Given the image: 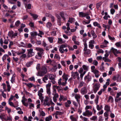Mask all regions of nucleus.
<instances>
[{"label":"nucleus","mask_w":121,"mask_h":121,"mask_svg":"<svg viewBox=\"0 0 121 121\" xmlns=\"http://www.w3.org/2000/svg\"><path fill=\"white\" fill-rule=\"evenodd\" d=\"M111 51L116 57L118 56V55H117V54L121 53V52L118 51L117 49H115L113 47L111 49Z\"/></svg>","instance_id":"nucleus-3"},{"label":"nucleus","mask_w":121,"mask_h":121,"mask_svg":"<svg viewBox=\"0 0 121 121\" xmlns=\"http://www.w3.org/2000/svg\"><path fill=\"white\" fill-rule=\"evenodd\" d=\"M115 12V10L113 9H112L110 10V12L111 14L113 15Z\"/></svg>","instance_id":"nucleus-51"},{"label":"nucleus","mask_w":121,"mask_h":121,"mask_svg":"<svg viewBox=\"0 0 121 121\" xmlns=\"http://www.w3.org/2000/svg\"><path fill=\"white\" fill-rule=\"evenodd\" d=\"M32 46V45L30 43H29L27 44V46H26V48H31Z\"/></svg>","instance_id":"nucleus-55"},{"label":"nucleus","mask_w":121,"mask_h":121,"mask_svg":"<svg viewBox=\"0 0 121 121\" xmlns=\"http://www.w3.org/2000/svg\"><path fill=\"white\" fill-rule=\"evenodd\" d=\"M51 83H49L48 84L46 85V88H50V87L51 86Z\"/></svg>","instance_id":"nucleus-63"},{"label":"nucleus","mask_w":121,"mask_h":121,"mask_svg":"<svg viewBox=\"0 0 121 121\" xmlns=\"http://www.w3.org/2000/svg\"><path fill=\"white\" fill-rule=\"evenodd\" d=\"M7 119H5V120H6V121H8V120H12V117H11V116H10L9 117H8V116H7Z\"/></svg>","instance_id":"nucleus-54"},{"label":"nucleus","mask_w":121,"mask_h":121,"mask_svg":"<svg viewBox=\"0 0 121 121\" xmlns=\"http://www.w3.org/2000/svg\"><path fill=\"white\" fill-rule=\"evenodd\" d=\"M97 119V117L96 116H94L92 118H91L90 119L91 120L95 121Z\"/></svg>","instance_id":"nucleus-35"},{"label":"nucleus","mask_w":121,"mask_h":121,"mask_svg":"<svg viewBox=\"0 0 121 121\" xmlns=\"http://www.w3.org/2000/svg\"><path fill=\"white\" fill-rule=\"evenodd\" d=\"M50 17L51 18V21L52 22H54L55 21L54 17L52 15V16H51Z\"/></svg>","instance_id":"nucleus-58"},{"label":"nucleus","mask_w":121,"mask_h":121,"mask_svg":"<svg viewBox=\"0 0 121 121\" xmlns=\"http://www.w3.org/2000/svg\"><path fill=\"white\" fill-rule=\"evenodd\" d=\"M104 52V51L102 49H99V50L97 51V53L98 54L100 53H103Z\"/></svg>","instance_id":"nucleus-50"},{"label":"nucleus","mask_w":121,"mask_h":121,"mask_svg":"<svg viewBox=\"0 0 121 121\" xmlns=\"http://www.w3.org/2000/svg\"><path fill=\"white\" fill-rule=\"evenodd\" d=\"M33 49L32 48H30L27 50V51H28L27 55L28 57H32L35 55V53L33 52Z\"/></svg>","instance_id":"nucleus-4"},{"label":"nucleus","mask_w":121,"mask_h":121,"mask_svg":"<svg viewBox=\"0 0 121 121\" xmlns=\"http://www.w3.org/2000/svg\"><path fill=\"white\" fill-rule=\"evenodd\" d=\"M35 78L34 77V76L30 78L29 79V80L31 81H35Z\"/></svg>","instance_id":"nucleus-62"},{"label":"nucleus","mask_w":121,"mask_h":121,"mask_svg":"<svg viewBox=\"0 0 121 121\" xmlns=\"http://www.w3.org/2000/svg\"><path fill=\"white\" fill-rule=\"evenodd\" d=\"M70 118L72 121H77L76 118L73 117L72 115L70 116Z\"/></svg>","instance_id":"nucleus-28"},{"label":"nucleus","mask_w":121,"mask_h":121,"mask_svg":"<svg viewBox=\"0 0 121 121\" xmlns=\"http://www.w3.org/2000/svg\"><path fill=\"white\" fill-rule=\"evenodd\" d=\"M104 109L106 111V112H109L110 110V107L108 105H106L105 106Z\"/></svg>","instance_id":"nucleus-16"},{"label":"nucleus","mask_w":121,"mask_h":121,"mask_svg":"<svg viewBox=\"0 0 121 121\" xmlns=\"http://www.w3.org/2000/svg\"><path fill=\"white\" fill-rule=\"evenodd\" d=\"M65 13L63 11L60 12L59 13L60 15L62 18L63 20L64 21H65L66 20V18L65 17Z\"/></svg>","instance_id":"nucleus-14"},{"label":"nucleus","mask_w":121,"mask_h":121,"mask_svg":"<svg viewBox=\"0 0 121 121\" xmlns=\"http://www.w3.org/2000/svg\"><path fill=\"white\" fill-rule=\"evenodd\" d=\"M104 91V90L102 89L99 92H98V93L99 95H100L102 93V91Z\"/></svg>","instance_id":"nucleus-47"},{"label":"nucleus","mask_w":121,"mask_h":121,"mask_svg":"<svg viewBox=\"0 0 121 121\" xmlns=\"http://www.w3.org/2000/svg\"><path fill=\"white\" fill-rule=\"evenodd\" d=\"M47 76H45L43 79V81L44 82H46L45 81V80H48V78L47 77Z\"/></svg>","instance_id":"nucleus-49"},{"label":"nucleus","mask_w":121,"mask_h":121,"mask_svg":"<svg viewBox=\"0 0 121 121\" xmlns=\"http://www.w3.org/2000/svg\"><path fill=\"white\" fill-rule=\"evenodd\" d=\"M71 76L73 77L74 79L76 78L75 76H78L79 75V74L77 72H74L72 71L71 72Z\"/></svg>","instance_id":"nucleus-13"},{"label":"nucleus","mask_w":121,"mask_h":121,"mask_svg":"<svg viewBox=\"0 0 121 121\" xmlns=\"http://www.w3.org/2000/svg\"><path fill=\"white\" fill-rule=\"evenodd\" d=\"M84 83L83 82L81 81L80 83L79 84L78 86V88H80L82 87Z\"/></svg>","instance_id":"nucleus-36"},{"label":"nucleus","mask_w":121,"mask_h":121,"mask_svg":"<svg viewBox=\"0 0 121 121\" xmlns=\"http://www.w3.org/2000/svg\"><path fill=\"white\" fill-rule=\"evenodd\" d=\"M22 52H18L17 53V55H22L20 56V59L21 58V59L25 58L26 56V54H24L25 52V50L22 49Z\"/></svg>","instance_id":"nucleus-2"},{"label":"nucleus","mask_w":121,"mask_h":121,"mask_svg":"<svg viewBox=\"0 0 121 121\" xmlns=\"http://www.w3.org/2000/svg\"><path fill=\"white\" fill-rule=\"evenodd\" d=\"M24 84L29 88H31L33 86H34L35 88L36 87V86L34 85L33 84L31 83L27 84L26 83H25Z\"/></svg>","instance_id":"nucleus-17"},{"label":"nucleus","mask_w":121,"mask_h":121,"mask_svg":"<svg viewBox=\"0 0 121 121\" xmlns=\"http://www.w3.org/2000/svg\"><path fill=\"white\" fill-rule=\"evenodd\" d=\"M9 56V55L7 54L4 55L3 56L2 58V60L4 62V60H6V57H8Z\"/></svg>","instance_id":"nucleus-33"},{"label":"nucleus","mask_w":121,"mask_h":121,"mask_svg":"<svg viewBox=\"0 0 121 121\" xmlns=\"http://www.w3.org/2000/svg\"><path fill=\"white\" fill-rule=\"evenodd\" d=\"M35 49L38 51H39L40 52H43L44 51L43 49L41 48L37 47Z\"/></svg>","instance_id":"nucleus-23"},{"label":"nucleus","mask_w":121,"mask_h":121,"mask_svg":"<svg viewBox=\"0 0 121 121\" xmlns=\"http://www.w3.org/2000/svg\"><path fill=\"white\" fill-rule=\"evenodd\" d=\"M47 94H49L51 93L50 88H47Z\"/></svg>","instance_id":"nucleus-53"},{"label":"nucleus","mask_w":121,"mask_h":121,"mask_svg":"<svg viewBox=\"0 0 121 121\" xmlns=\"http://www.w3.org/2000/svg\"><path fill=\"white\" fill-rule=\"evenodd\" d=\"M108 36L109 39L111 40H113L115 39V38L113 37H111L109 35H108Z\"/></svg>","instance_id":"nucleus-56"},{"label":"nucleus","mask_w":121,"mask_h":121,"mask_svg":"<svg viewBox=\"0 0 121 121\" xmlns=\"http://www.w3.org/2000/svg\"><path fill=\"white\" fill-rule=\"evenodd\" d=\"M100 84L99 83H96L94 86V88L93 89L94 92L95 93L100 87Z\"/></svg>","instance_id":"nucleus-6"},{"label":"nucleus","mask_w":121,"mask_h":121,"mask_svg":"<svg viewBox=\"0 0 121 121\" xmlns=\"http://www.w3.org/2000/svg\"><path fill=\"white\" fill-rule=\"evenodd\" d=\"M99 96L98 95L96 96V99L95 100V102L96 104L97 105L98 102V100L99 98Z\"/></svg>","instance_id":"nucleus-30"},{"label":"nucleus","mask_w":121,"mask_h":121,"mask_svg":"<svg viewBox=\"0 0 121 121\" xmlns=\"http://www.w3.org/2000/svg\"><path fill=\"white\" fill-rule=\"evenodd\" d=\"M92 113L89 110H86L85 112H84L83 113V115L84 116L89 117L91 116Z\"/></svg>","instance_id":"nucleus-5"},{"label":"nucleus","mask_w":121,"mask_h":121,"mask_svg":"<svg viewBox=\"0 0 121 121\" xmlns=\"http://www.w3.org/2000/svg\"><path fill=\"white\" fill-rule=\"evenodd\" d=\"M91 76H90L89 75V74L88 73L87 75L84 78V79L85 80L86 79H87V82H89L91 80Z\"/></svg>","instance_id":"nucleus-10"},{"label":"nucleus","mask_w":121,"mask_h":121,"mask_svg":"<svg viewBox=\"0 0 121 121\" xmlns=\"http://www.w3.org/2000/svg\"><path fill=\"white\" fill-rule=\"evenodd\" d=\"M63 114V113L61 112L56 111V114L57 115H62Z\"/></svg>","instance_id":"nucleus-41"},{"label":"nucleus","mask_w":121,"mask_h":121,"mask_svg":"<svg viewBox=\"0 0 121 121\" xmlns=\"http://www.w3.org/2000/svg\"><path fill=\"white\" fill-rule=\"evenodd\" d=\"M54 58H56L57 59H60V57L57 54H56L54 56Z\"/></svg>","instance_id":"nucleus-43"},{"label":"nucleus","mask_w":121,"mask_h":121,"mask_svg":"<svg viewBox=\"0 0 121 121\" xmlns=\"http://www.w3.org/2000/svg\"><path fill=\"white\" fill-rule=\"evenodd\" d=\"M81 96L79 95L76 94L75 96V99H76L77 101L78 102L79 105H80V100L79 99L80 98Z\"/></svg>","instance_id":"nucleus-11"},{"label":"nucleus","mask_w":121,"mask_h":121,"mask_svg":"<svg viewBox=\"0 0 121 121\" xmlns=\"http://www.w3.org/2000/svg\"><path fill=\"white\" fill-rule=\"evenodd\" d=\"M92 72L93 73L95 74L96 77L97 78L99 77V75L98 73L99 71L98 70L95 69V70H93V71H92Z\"/></svg>","instance_id":"nucleus-12"},{"label":"nucleus","mask_w":121,"mask_h":121,"mask_svg":"<svg viewBox=\"0 0 121 121\" xmlns=\"http://www.w3.org/2000/svg\"><path fill=\"white\" fill-rule=\"evenodd\" d=\"M91 20H89L88 21L86 22L85 21H83V23L84 24H88L90 23Z\"/></svg>","instance_id":"nucleus-52"},{"label":"nucleus","mask_w":121,"mask_h":121,"mask_svg":"<svg viewBox=\"0 0 121 121\" xmlns=\"http://www.w3.org/2000/svg\"><path fill=\"white\" fill-rule=\"evenodd\" d=\"M15 75L14 74L13 75L12 77L11 80V82L12 83H13L15 82Z\"/></svg>","instance_id":"nucleus-21"},{"label":"nucleus","mask_w":121,"mask_h":121,"mask_svg":"<svg viewBox=\"0 0 121 121\" xmlns=\"http://www.w3.org/2000/svg\"><path fill=\"white\" fill-rule=\"evenodd\" d=\"M52 117L51 116H49L48 117L45 118V121H50L52 120Z\"/></svg>","instance_id":"nucleus-25"},{"label":"nucleus","mask_w":121,"mask_h":121,"mask_svg":"<svg viewBox=\"0 0 121 121\" xmlns=\"http://www.w3.org/2000/svg\"><path fill=\"white\" fill-rule=\"evenodd\" d=\"M14 34V32L13 31H9L8 34V35L9 37H11Z\"/></svg>","instance_id":"nucleus-32"},{"label":"nucleus","mask_w":121,"mask_h":121,"mask_svg":"<svg viewBox=\"0 0 121 121\" xmlns=\"http://www.w3.org/2000/svg\"><path fill=\"white\" fill-rule=\"evenodd\" d=\"M25 100H24L23 99H22V102L24 105L26 107H27L28 105V104L27 103H25Z\"/></svg>","instance_id":"nucleus-29"},{"label":"nucleus","mask_w":121,"mask_h":121,"mask_svg":"<svg viewBox=\"0 0 121 121\" xmlns=\"http://www.w3.org/2000/svg\"><path fill=\"white\" fill-rule=\"evenodd\" d=\"M91 52V51L90 50L88 49L86 51H86L84 52V54L86 55H89L90 53Z\"/></svg>","instance_id":"nucleus-26"},{"label":"nucleus","mask_w":121,"mask_h":121,"mask_svg":"<svg viewBox=\"0 0 121 121\" xmlns=\"http://www.w3.org/2000/svg\"><path fill=\"white\" fill-rule=\"evenodd\" d=\"M91 33L93 38L95 39L97 37V36L95 33L94 30H91Z\"/></svg>","instance_id":"nucleus-19"},{"label":"nucleus","mask_w":121,"mask_h":121,"mask_svg":"<svg viewBox=\"0 0 121 121\" xmlns=\"http://www.w3.org/2000/svg\"><path fill=\"white\" fill-rule=\"evenodd\" d=\"M2 95L3 97L4 98H6V94L4 93L3 91L2 92Z\"/></svg>","instance_id":"nucleus-60"},{"label":"nucleus","mask_w":121,"mask_h":121,"mask_svg":"<svg viewBox=\"0 0 121 121\" xmlns=\"http://www.w3.org/2000/svg\"><path fill=\"white\" fill-rule=\"evenodd\" d=\"M9 104L10 106H13L14 108H16L18 106H15L14 105L13 103L12 102L9 101Z\"/></svg>","instance_id":"nucleus-38"},{"label":"nucleus","mask_w":121,"mask_h":121,"mask_svg":"<svg viewBox=\"0 0 121 121\" xmlns=\"http://www.w3.org/2000/svg\"><path fill=\"white\" fill-rule=\"evenodd\" d=\"M6 82L7 84V86L8 87V92H9L10 91L11 87L8 81H6Z\"/></svg>","instance_id":"nucleus-20"},{"label":"nucleus","mask_w":121,"mask_h":121,"mask_svg":"<svg viewBox=\"0 0 121 121\" xmlns=\"http://www.w3.org/2000/svg\"><path fill=\"white\" fill-rule=\"evenodd\" d=\"M56 17L57 18V22L58 23V24L59 26L61 25V17L60 16L57 14L56 15Z\"/></svg>","instance_id":"nucleus-15"},{"label":"nucleus","mask_w":121,"mask_h":121,"mask_svg":"<svg viewBox=\"0 0 121 121\" xmlns=\"http://www.w3.org/2000/svg\"><path fill=\"white\" fill-rule=\"evenodd\" d=\"M43 52H38L37 53L38 55L41 58L42 56V54H43Z\"/></svg>","instance_id":"nucleus-57"},{"label":"nucleus","mask_w":121,"mask_h":121,"mask_svg":"<svg viewBox=\"0 0 121 121\" xmlns=\"http://www.w3.org/2000/svg\"><path fill=\"white\" fill-rule=\"evenodd\" d=\"M101 3H100L97 4H96V8L97 9H99V7L101 5Z\"/></svg>","instance_id":"nucleus-39"},{"label":"nucleus","mask_w":121,"mask_h":121,"mask_svg":"<svg viewBox=\"0 0 121 121\" xmlns=\"http://www.w3.org/2000/svg\"><path fill=\"white\" fill-rule=\"evenodd\" d=\"M30 34L31 36V38H34L38 34L36 32L33 31L30 33Z\"/></svg>","instance_id":"nucleus-8"},{"label":"nucleus","mask_w":121,"mask_h":121,"mask_svg":"<svg viewBox=\"0 0 121 121\" xmlns=\"http://www.w3.org/2000/svg\"><path fill=\"white\" fill-rule=\"evenodd\" d=\"M39 111L40 112V114L42 116H45V113L43 111H42L41 112H40V111L39 110Z\"/></svg>","instance_id":"nucleus-48"},{"label":"nucleus","mask_w":121,"mask_h":121,"mask_svg":"<svg viewBox=\"0 0 121 121\" xmlns=\"http://www.w3.org/2000/svg\"><path fill=\"white\" fill-rule=\"evenodd\" d=\"M121 95V92H119L117 93V95L116 96V98H118L119 96Z\"/></svg>","instance_id":"nucleus-45"},{"label":"nucleus","mask_w":121,"mask_h":121,"mask_svg":"<svg viewBox=\"0 0 121 121\" xmlns=\"http://www.w3.org/2000/svg\"><path fill=\"white\" fill-rule=\"evenodd\" d=\"M18 35V33L17 32L15 33L14 34H13L12 36L11 37V38H15L16 36H17Z\"/></svg>","instance_id":"nucleus-42"},{"label":"nucleus","mask_w":121,"mask_h":121,"mask_svg":"<svg viewBox=\"0 0 121 121\" xmlns=\"http://www.w3.org/2000/svg\"><path fill=\"white\" fill-rule=\"evenodd\" d=\"M68 76L65 73H64L62 76L63 79H64L65 80L67 81L68 79Z\"/></svg>","instance_id":"nucleus-22"},{"label":"nucleus","mask_w":121,"mask_h":121,"mask_svg":"<svg viewBox=\"0 0 121 121\" xmlns=\"http://www.w3.org/2000/svg\"><path fill=\"white\" fill-rule=\"evenodd\" d=\"M54 75L52 74H49L48 76L49 77V79L51 80H53L54 79L53 77Z\"/></svg>","instance_id":"nucleus-34"},{"label":"nucleus","mask_w":121,"mask_h":121,"mask_svg":"<svg viewBox=\"0 0 121 121\" xmlns=\"http://www.w3.org/2000/svg\"><path fill=\"white\" fill-rule=\"evenodd\" d=\"M40 64H38L37 65L36 67V69L37 70H38L40 69Z\"/></svg>","instance_id":"nucleus-59"},{"label":"nucleus","mask_w":121,"mask_h":121,"mask_svg":"<svg viewBox=\"0 0 121 121\" xmlns=\"http://www.w3.org/2000/svg\"><path fill=\"white\" fill-rule=\"evenodd\" d=\"M52 24L50 22H48L47 24V26L48 28H50L52 26Z\"/></svg>","instance_id":"nucleus-44"},{"label":"nucleus","mask_w":121,"mask_h":121,"mask_svg":"<svg viewBox=\"0 0 121 121\" xmlns=\"http://www.w3.org/2000/svg\"><path fill=\"white\" fill-rule=\"evenodd\" d=\"M20 23V21L18 20L15 23V25L17 27H18L19 26V24Z\"/></svg>","instance_id":"nucleus-37"},{"label":"nucleus","mask_w":121,"mask_h":121,"mask_svg":"<svg viewBox=\"0 0 121 121\" xmlns=\"http://www.w3.org/2000/svg\"><path fill=\"white\" fill-rule=\"evenodd\" d=\"M57 43L60 44H62L63 43V41L61 38H59L57 42Z\"/></svg>","instance_id":"nucleus-40"},{"label":"nucleus","mask_w":121,"mask_h":121,"mask_svg":"<svg viewBox=\"0 0 121 121\" xmlns=\"http://www.w3.org/2000/svg\"><path fill=\"white\" fill-rule=\"evenodd\" d=\"M75 19L74 18H69V20L68 21V22H70L71 23H72L74 21Z\"/></svg>","instance_id":"nucleus-27"},{"label":"nucleus","mask_w":121,"mask_h":121,"mask_svg":"<svg viewBox=\"0 0 121 121\" xmlns=\"http://www.w3.org/2000/svg\"><path fill=\"white\" fill-rule=\"evenodd\" d=\"M79 17H85L87 16L89 14L86 13H85L83 12H79Z\"/></svg>","instance_id":"nucleus-7"},{"label":"nucleus","mask_w":121,"mask_h":121,"mask_svg":"<svg viewBox=\"0 0 121 121\" xmlns=\"http://www.w3.org/2000/svg\"><path fill=\"white\" fill-rule=\"evenodd\" d=\"M82 67L84 70L87 71L88 70V66H86L85 65H83L82 66Z\"/></svg>","instance_id":"nucleus-31"},{"label":"nucleus","mask_w":121,"mask_h":121,"mask_svg":"<svg viewBox=\"0 0 121 121\" xmlns=\"http://www.w3.org/2000/svg\"><path fill=\"white\" fill-rule=\"evenodd\" d=\"M30 14L31 16H32L35 20L37 19L38 17V16L35 14L30 13Z\"/></svg>","instance_id":"nucleus-18"},{"label":"nucleus","mask_w":121,"mask_h":121,"mask_svg":"<svg viewBox=\"0 0 121 121\" xmlns=\"http://www.w3.org/2000/svg\"><path fill=\"white\" fill-rule=\"evenodd\" d=\"M26 6H27V8L28 9H31V5L30 4H28Z\"/></svg>","instance_id":"nucleus-61"},{"label":"nucleus","mask_w":121,"mask_h":121,"mask_svg":"<svg viewBox=\"0 0 121 121\" xmlns=\"http://www.w3.org/2000/svg\"><path fill=\"white\" fill-rule=\"evenodd\" d=\"M29 25L31 27L33 28L34 27V23L32 22H30L29 24Z\"/></svg>","instance_id":"nucleus-46"},{"label":"nucleus","mask_w":121,"mask_h":121,"mask_svg":"<svg viewBox=\"0 0 121 121\" xmlns=\"http://www.w3.org/2000/svg\"><path fill=\"white\" fill-rule=\"evenodd\" d=\"M33 63V61H31L28 62L26 64V66L27 67H28L30 66Z\"/></svg>","instance_id":"nucleus-24"},{"label":"nucleus","mask_w":121,"mask_h":121,"mask_svg":"<svg viewBox=\"0 0 121 121\" xmlns=\"http://www.w3.org/2000/svg\"><path fill=\"white\" fill-rule=\"evenodd\" d=\"M42 70L38 72V76H43L47 72V68L45 66H43L41 69Z\"/></svg>","instance_id":"nucleus-1"},{"label":"nucleus","mask_w":121,"mask_h":121,"mask_svg":"<svg viewBox=\"0 0 121 121\" xmlns=\"http://www.w3.org/2000/svg\"><path fill=\"white\" fill-rule=\"evenodd\" d=\"M98 63L97 61L96 60H94L93 62V64L95 66H96L97 65Z\"/></svg>","instance_id":"nucleus-64"},{"label":"nucleus","mask_w":121,"mask_h":121,"mask_svg":"<svg viewBox=\"0 0 121 121\" xmlns=\"http://www.w3.org/2000/svg\"><path fill=\"white\" fill-rule=\"evenodd\" d=\"M87 90L86 87H84L81 89V93L83 94H85L87 93Z\"/></svg>","instance_id":"nucleus-9"}]
</instances>
